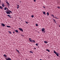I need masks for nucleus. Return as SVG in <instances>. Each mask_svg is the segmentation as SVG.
<instances>
[{
  "instance_id": "obj_1",
  "label": "nucleus",
  "mask_w": 60,
  "mask_h": 60,
  "mask_svg": "<svg viewBox=\"0 0 60 60\" xmlns=\"http://www.w3.org/2000/svg\"><path fill=\"white\" fill-rule=\"evenodd\" d=\"M8 11H6V13H7L8 14H11L10 13H12V12L11 11H10V10H9Z\"/></svg>"
},
{
  "instance_id": "obj_2",
  "label": "nucleus",
  "mask_w": 60,
  "mask_h": 60,
  "mask_svg": "<svg viewBox=\"0 0 60 60\" xmlns=\"http://www.w3.org/2000/svg\"><path fill=\"white\" fill-rule=\"evenodd\" d=\"M31 39L30 38H29V41H30V42H32L33 43V42H35V41H34V40H33L32 39Z\"/></svg>"
},
{
  "instance_id": "obj_3",
  "label": "nucleus",
  "mask_w": 60,
  "mask_h": 60,
  "mask_svg": "<svg viewBox=\"0 0 60 60\" xmlns=\"http://www.w3.org/2000/svg\"><path fill=\"white\" fill-rule=\"evenodd\" d=\"M53 52L55 54H56V56H59V55H58V54L57 53V52H56V51H55L54 50Z\"/></svg>"
},
{
  "instance_id": "obj_4",
  "label": "nucleus",
  "mask_w": 60,
  "mask_h": 60,
  "mask_svg": "<svg viewBox=\"0 0 60 60\" xmlns=\"http://www.w3.org/2000/svg\"><path fill=\"white\" fill-rule=\"evenodd\" d=\"M6 3H7V4H8L7 5V6H9L8 7H9V6H10V4H9V2H8L7 0Z\"/></svg>"
},
{
  "instance_id": "obj_5",
  "label": "nucleus",
  "mask_w": 60,
  "mask_h": 60,
  "mask_svg": "<svg viewBox=\"0 0 60 60\" xmlns=\"http://www.w3.org/2000/svg\"><path fill=\"white\" fill-rule=\"evenodd\" d=\"M45 28H43L42 29L41 31L42 32H44L45 31Z\"/></svg>"
},
{
  "instance_id": "obj_6",
  "label": "nucleus",
  "mask_w": 60,
  "mask_h": 60,
  "mask_svg": "<svg viewBox=\"0 0 60 60\" xmlns=\"http://www.w3.org/2000/svg\"><path fill=\"white\" fill-rule=\"evenodd\" d=\"M18 29H19V30L20 31H22V32H23V30H22V29L20 28H19Z\"/></svg>"
},
{
  "instance_id": "obj_7",
  "label": "nucleus",
  "mask_w": 60,
  "mask_h": 60,
  "mask_svg": "<svg viewBox=\"0 0 60 60\" xmlns=\"http://www.w3.org/2000/svg\"><path fill=\"white\" fill-rule=\"evenodd\" d=\"M1 25L3 26V27H4L5 26V24H4L3 23H1Z\"/></svg>"
},
{
  "instance_id": "obj_8",
  "label": "nucleus",
  "mask_w": 60,
  "mask_h": 60,
  "mask_svg": "<svg viewBox=\"0 0 60 60\" xmlns=\"http://www.w3.org/2000/svg\"><path fill=\"white\" fill-rule=\"evenodd\" d=\"M4 3H3V4L1 5L3 7H4Z\"/></svg>"
},
{
  "instance_id": "obj_9",
  "label": "nucleus",
  "mask_w": 60,
  "mask_h": 60,
  "mask_svg": "<svg viewBox=\"0 0 60 60\" xmlns=\"http://www.w3.org/2000/svg\"><path fill=\"white\" fill-rule=\"evenodd\" d=\"M8 59H6V60H11V58L10 57L8 58Z\"/></svg>"
},
{
  "instance_id": "obj_10",
  "label": "nucleus",
  "mask_w": 60,
  "mask_h": 60,
  "mask_svg": "<svg viewBox=\"0 0 60 60\" xmlns=\"http://www.w3.org/2000/svg\"><path fill=\"white\" fill-rule=\"evenodd\" d=\"M7 16H8L9 17V18H12V17H11V16H10V15H7Z\"/></svg>"
},
{
  "instance_id": "obj_11",
  "label": "nucleus",
  "mask_w": 60,
  "mask_h": 60,
  "mask_svg": "<svg viewBox=\"0 0 60 60\" xmlns=\"http://www.w3.org/2000/svg\"><path fill=\"white\" fill-rule=\"evenodd\" d=\"M17 9H19V5H17Z\"/></svg>"
},
{
  "instance_id": "obj_12",
  "label": "nucleus",
  "mask_w": 60,
  "mask_h": 60,
  "mask_svg": "<svg viewBox=\"0 0 60 60\" xmlns=\"http://www.w3.org/2000/svg\"><path fill=\"white\" fill-rule=\"evenodd\" d=\"M15 32L16 33H19V31L18 30H15Z\"/></svg>"
},
{
  "instance_id": "obj_13",
  "label": "nucleus",
  "mask_w": 60,
  "mask_h": 60,
  "mask_svg": "<svg viewBox=\"0 0 60 60\" xmlns=\"http://www.w3.org/2000/svg\"><path fill=\"white\" fill-rule=\"evenodd\" d=\"M46 51H47L49 52H50V51H49V50L48 49H46Z\"/></svg>"
},
{
  "instance_id": "obj_14",
  "label": "nucleus",
  "mask_w": 60,
  "mask_h": 60,
  "mask_svg": "<svg viewBox=\"0 0 60 60\" xmlns=\"http://www.w3.org/2000/svg\"><path fill=\"white\" fill-rule=\"evenodd\" d=\"M6 26L7 27H9V28H10V27H11V26H9L7 25Z\"/></svg>"
},
{
  "instance_id": "obj_15",
  "label": "nucleus",
  "mask_w": 60,
  "mask_h": 60,
  "mask_svg": "<svg viewBox=\"0 0 60 60\" xmlns=\"http://www.w3.org/2000/svg\"><path fill=\"white\" fill-rule=\"evenodd\" d=\"M44 42L45 43V44H47V41H44Z\"/></svg>"
},
{
  "instance_id": "obj_16",
  "label": "nucleus",
  "mask_w": 60,
  "mask_h": 60,
  "mask_svg": "<svg viewBox=\"0 0 60 60\" xmlns=\"http://www.w3.org/2000/svg\"><path fill=\"white\" fill-rule=\"evenodd\" d=\"M6 10H7V8L5 7L4 8V10H5V11H6Z\"/></svg>"
},
{
  "instance_id": "obj_17",
  "label": "nucleus",
  "mask_w": 60,
  "mask_h": 60,
  "mask_svg": "<svg viewBox=\"0 0 60 60\" xmlns=\"http://www.w3.org/2000/svg\"><path fill=\"white\" fill-rule=\"evenodd\" d=\"M3 56H4V57H7V56L6 55V54L4 55Z\"/></svg>"
},
{
  "instance_id": "obj_18",
  "label": "nucleus",
  "mask_w": 60,
  "mask_h": 60,
  "mask_svg": "<svg viewBox=\"0 0 60 60\" xmlns=\"http://www.w3.org/2000/svg\"><path fill=\"white\" fill-rule=\"evenodd\" d=\"M30 53H32V54H33V52L32 51H30Z\"/></svg>"
},
{
  "instance_id": "obj_19",
  "label": "nucleus",
  "mask_w": 60,
  "mask_h": 60,
  "mask_svg": "<svg viewBox=\"0 0 60 60\" xmlns=\"http://www.w3.org/2000/svg\"><path fill=\"white\" fill-rule=\"evenodd\" d=\"M3 8H2V7L1 6H0V9H3Z\"/></svg>"
},
{
  "instance_id": "obj_20",
  "label": "nucleus",
  "mask_w": 60,
  "mask_h": 60,
  "mask_svg": "<svg viewBox=\"0 0 60 60\" xmlns=\"http://www.w3.org/2000/svg\"><path fill=\"white\" fill-rule=\"evenodd\" d=\"M8 32H9V34H11V31H8Z\"/></svg>"
},
{
  "instance_id": "obj_21",
  "label": "nucleus",
  "mask_w": 60,
  "mask_h": 60,
  "mask_svg": "<svg viewBox=\"0 0 60 60\" xmlns=\"http://www.w3.org/2000/svg\"><path fill=\"white\" fill-rule=\"evenodd\" d=\"M47 16H49V13L48 12L47 13Z\"/></svg>"
},
{
  "instance_id": "obj_22",
  "label": "nucleus",
  "mask_w": 60,
  "mask_h": 60,
  "mask_svg": "<svg viewBox=\"0 0 60 60\" xmlns=\"http://www.w3.org/2000/svg\"><path fill=\"white\" fill-rule=\"evenodd\" d=\"M16 50L18 52V53H19V51H18V50H17V49H16Z\"/></svg>"
},
{
  "instance_id": "obj_23",
  "label": "nucleus",
  "mask_w": 60,
  "mask_h": 60,
  "mask_svg": "<svg viewBox=\"0 0 60 60\" xmlns=\"http://www.w3.org/2000/svg\"><path fill=\"white\" fill-rule=\"evenodd\" d=\"M35 45L36 46H38V44L37 43Z\"/></svg>"
},
{
  "instance_id": "obj_24",
  "label": "nucleus",
  "mask_w": 60,
  "mask_h": 60,
  "mask_svg": "<svg viewBox=\"0 0 60 60\" xmlns=\"http://www.w3.org/2000/svg\"><path fill=\"white\" fill-rule=\"evenodd\" d=\"M45 13H46L45 12H43V14H45Z\"/></svg>"
},
{
  "instance_id": "obj_25",
  "label": "nucleus",
  "mask_w": 60,
  "mask_h": 60,
  "mask_svg": "<svg viewBox=\"0 0 60 60\" xmlns=\"http://www.w3.org/2000/svg\"><path fill=\"white\" fill-rule=\"evenodd\" d=\"M34 16L33 15H32L31 16V17H32V18H34Z\"/></svg>"
},
{
  "instance_id": "obj_26",
  "label": "nucleus",
  "mask_w": 60,
  "mask_h": 60,
  "mask_svg": "<svg viewBox=\"0 0 60 60\" xmlns=\"http://www.w3.org/2000/svg\"><path fill=\"white\" fill-rule=\"evenodd\" d=\"M51 16H52V17H54V15H52H52H51Z\"/></svg>"
},
{
  "instance_id": "obj_27",
  "label": "nucleus",
  "mask_w": 60,
  "mask_h": 60,
  "mask_svg": "<svg viewBox=\"0 0 60 60\" xmlns=\"http://www.w3.org/2000/svg\"><path fill=\"white\" fill-rule=\"evenodd\" d=\"M36 26H38V24H36Z\"/></svg>"
},
{
  "instance_id": "obj_28",
  "label": "nucleus",
  "mask_w": 60,
  "mask_h": 60,
  "mask_svg": "<svg viewBox=\"0 0 60 60\" xmlns=\"http://www.w3.org/2000/svg\"><path fill=\"white\" fill-rule=\"evenodd\" d=\"M54 18H56V19H57V17H54Z\"/></svg>"
},
{
  "instance_id": "obj_29",
  "label": "nucleus",
  "mask_w": 60,
  "mask_h": 60,
  "mask_svg": "<svg viewBox=\"0 0 60 60\" xmlns=\"http://www.w3.org/2000/svg\"><path fill=\"white\" fill-rule=\"evenodd\" d=\"M34 49H36L35 47H34Z\"/></svg>"
},
{
  "instance_id": "obj_30",
  "label": "nucleus",
  "mask_w": 60,
  "mask_h": 60,
  "mask_svg": "<svg viewBox=\"0 0 60 60\" xmlns=\"http://www.w3.org/2000/svg\"><path fill=\"white\" fill-rule=\"evenodd\" d=\"M26 22V24H28V22Z\"/></svg>"
},
{
  "instance_id": "obj_31",
  "label": "nucleus",
  "mask_w": 60,
  "mask_h": 60,
  "mask_svg": "<svg viewBox=\"0 0 60 60\" xmlns=\"http://www.w3.org/2000/svg\"><path fill=\"white\" fill-rule=\"evenodd\" d=\"M57 8H58L59 9H60V7H58Z\"/></svg>"
},
{
  "instance_id": "obj_32",
  "label": "nucleus",
  "mask_w": 60,
  "mask_h": 60,
  "mask_svg": "<svg viewBox=\"0 0 60 60\" xmlns=\"http://www.w3.org/2000/svg\"><path fill=\"white\" fill-rule=\"evenodd\" d=\"M34 2H36V0H34Z\"/></svg>"
},
{
  "instance_id": "obj_33",
  "label": "nucleus",
  "mask_w": 60,
  "mask_h": 60,
  "mask_svg": "<svg viewBox=\"0 0 60 60\" xmlns=\"http://www.w3.org/2000/svg\"><path fill=\"white\" fill-rule=\"evenodd\" d=\"M53 21H54V22L56 21V20H55L54 19H53Z\"/></svg>"
},
{
  "instance_id": "obj_34",
  "label": "nucleus",
  "mask_w": 60,
  "mask_h": 60,
  "mask_svg": "<svg viewBox=\"0 0 60 60\" xmlns=\"http://www.w3.org/2000/svg\"><path fill=\"white\" fill-rule=\"evenodd\" d=\"M43 7H44V8H45V7L44 6H43Z\"/></svg>"
},
{
  "instance_id": "obj_35",
  "label": "nucleus",
  "mask_w": 60,
  "mask_h": 60,
  "mask_svg": "<svg viewBox=\"0 0 60 60\" xmlns=\"http://www.w3.org/2000/svg\"><path fill=\"white\" fill-rule=\"evenodd\" d=\"M13 34H14V33H15V32H13Z\"/></svg>"
},
{
  "instance_id": "obj_36",
  "label": "nucleus",
  "mask_w": 60,
  "mask_h": 60,
  "mask_svg": "<svg viewBox=\"0 0 60 60\" xmlns=\"http://www.w3.org/2000/svg\"><path fill=\"white\" fill-rule=\"evenodd\" d=\"M1 2V0H0V3Z\"/></svg>"
},
{
  "instance_id": "obj_37",
  "label": "nucleus",
  "mask_w": 60,
  "mask_h": 60,
  "mask_svg": "<svg viewBox=\"0 0 60 60\" xmlns=\"http://www.w3.org/2000/svg\"><path fill=\"white\" fill-rule=\"evenodd\" d=\"M55 23H56V21H55L54 22Z\"/></svg>"
},
{
  "instance_id": "obj_38",
  "label": "nucleus",
  "mask_w": 60,
  "mask_h": 60,
  "mask_svg": "<svg viewBox=\"0 0 60 60\" xmlns=\"http://www.w3.org/2000/svg\"><path fill=\"white\" fill-rule=\"evenodd\" d=\"M44 33H45V31L44 32Z\"/></svg>"
},
{
  "instance_id": "obj_39",
  "label": "nucleus",
  "mask_w": 60,
  "mask_h": 60,
  "mask_svg": "<svg viewBox=\"0 0 60 60\" xmlns=\"http://www.w3.org/2000/svg\"><path fill=\"white\" fill-rule=\"evenodd\" d=\"M40 60H42V59H40Z\"/></svg>"
},
{
  "instance_id": "obj_40",
  "label": "nucleus",
  "mask_w": 60,
  "mask_h": 60,
  "mask_svg": "<svg viewBox=\"0 0 60 60\" xmlns=\"http://www.w3.org/2000/svg\"><path fill=\"white\" fill-rule=\"evenodd\" d=\"M59 26V27H60V26Z\"/></svg>"
},
{
  "instance_id": "obj_41",
  "label": "nucleus",
  "mask_w": 60,
  "mask_h": 60,
  "mask_svg": "<svg viewBox=\"0 0 60 60\" xmlns=\"http://www.w3.org/2000/svg\"><path fill=\"white\" fill-rule=\"evenodd\" d=\"M6 11H7V10H6Z\"/></svg>"
},
{
  "instance_id": "obj_42",
  "label": "nucleus",
  "mask_w": 60,
  "mask_h": 60,
  "mask_svg": "<svg viewBox=\"0 0 60 60\" xmlns=\"http://www.w3.org/2000/svg\"><path fill=\"white\" fill-rule=\"evenodd\" d=\"M20 2H21V1H20Z\"/></svg>"
}]
</instances>
